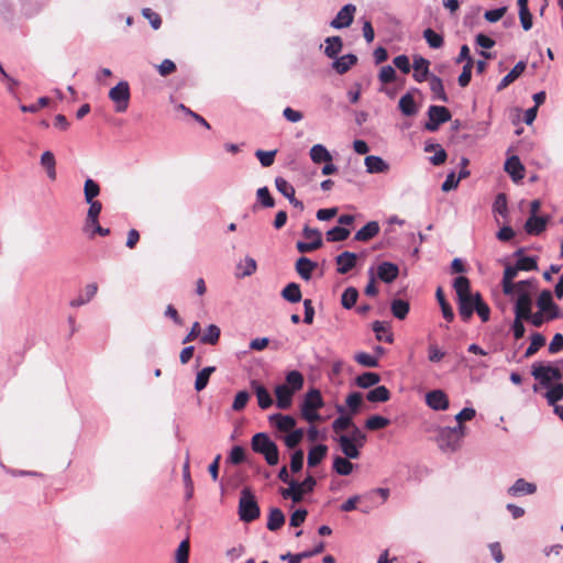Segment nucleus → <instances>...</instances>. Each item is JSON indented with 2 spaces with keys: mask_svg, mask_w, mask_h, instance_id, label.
Masks as SVG:
<instances>
[{
  "mask_svg": "<svg viewBox=\"0 0 563 563\" xmlns=\"http://www.w3.org/2000/svg\"><path fill=\"white\" fill-rule=\"evenodd\" d=\"M453 287L457 296L459 313L463 321H468L482 296L478 292H471L470 280L464 276L456 277Z\"/></svg>",
  "mask_w": 563,
  "mask_h": 563,
  "instance_id": "1",
  "label": "nucleus"
},
{
  "mask_svg": "<svg viewBox=\"0 0 563 563\" xmlns=\"http://www.w3.org/2000/svg\"><path fill=\"white\" fill-rule=\"evenodd\" d=\"M537 290L534 279L520 280L510 290L509 297L515 300V314L526 317L529 309H532V295Z\"/></svg>",
  "mask_w": 563,
  "mask_h": 563,
  "instance_id": "2",
  "label": "nucleus"
},
{
  "mask_svg": "<svg viewBox=\"0 0 563 563\" xmlns=\"http://www.w3.org/2000/svg\"><path fill=\"white\" fill-rule=\"evenodd\" d=\"M252 450L264 456L266 463L271 466L277 465L279 461V451L277 444L265 432H258L252 437Z\"/></svg>",
  "mask_w": 563,
  "mask_h": 563,
  "instance_id": "3",
  "label": "nucleus"
},
{
  "mask_svg": "<svg viewBox=\"0 0 563 563\" xmlns=\"http://www.w3.org/2000/svg\"><path fill=\"white\" fill-rule=\"evenodd\" d=\"M324 406L321 393L318 389H310L305 395L300 406L301 417L309 423L321 420L318 410Z\"/></svg>",
  "mask_w": 563,
  "mask_h": 563,
  "instance_id": "4",
  "label": "nucleus"
},
{
  "mask_svg": "<svg viewBox=\"0 0 563 563\" xmlns=\"http://www.w3.org/2000/svg\"><path fill=\"white\" fill-rule=\"evenodd\" d=\"M464 437V427L457 424L455 427L441 428L438 432L437 441L442 451L454 452L460 446Z\"/></svg>",
  "mask_w": 563,
  "mask_h": 563,
  "instance_id": "5",
  "label": "nucleus"
},
{
  "mask_svg": "<svg viewBox=\"0 0 563 563\" xmlns=\"http://www.w3.org/2000/svg\"><path fill=\"white\" fill-rule=\"evenodd\" d=\"M260 507L249 488H243L239 501V516L244 522H252L260 517Z\"/></svg>",
  "mask_w": 563,
  "mask_h": 563,
  "instance_id": "6",
  "label": "nucleus"
},
{
  "mask_svg": "<svg viewBox=\"0 0 563 563\" xmlns=\"http://www.w3.org/2000/svg\"><path fill=\"white\" fill-rule=\"evenodd\" d=\"M109 98L114 103L117 112H125L129 108L131 92L129 82L125 80L119 81L109 91Z\"/></svg>",
  "mask_w": 563,
  "mask_h": 563,
  "instance_id": "7",
  "label": "nucleus"
},
{
  "mask_svg": "<svg viewBox=\"0 0 563 563\" xmlns=\"http://www.w3.org/2000/svg\"><path fill=\"white\" fill-rule=\"evenodd\" d=\"M532 376L544 387H550L553 380H560L562 373L558 367L534 363L532 365Z\"/></svg>",
  "mask_w": 563,
  "mask_h": 563,
  "instance_id": "8",
  "label": "nucleus"
},
{
  "mask_svg": "<svg viewBox=\"0 0 563 563\" xmlns=\"http://www.w3.org/2000/svg\"><path fill=\"white\" fill-rule=\"evenodd\" d=\"M428 117L429 121L424 124V128L430 132H435L441 124L451 120V112L442 106H430Z\"/></svg>",
  "mask_w": 563,
  "mask_h": 563,
  "instance_id": "9",
  "label": "nucleus"
},
{
  "mask_svg": "<svg viewBox=\"0 0 563 563\" xmlns=\"http://www.w3.org/2000/svg\"><path fill=\"white\" fill-rule=\"evenodd\" d=\"M302 234L306 239H311L310 242H297V250L300 253H309L318 250L322 245L321 233L318 229H312L308 225L303 228Z\"/></svg>",
  "mask_w": 563,
  "mask_h": 563,
  "instance_id": "10",
  "label": "nucleus"
},
{
  "mask_svg": "<svg viewBox=\"0 0 563 563\" xmlns=\"http://www.w3.org/2000/svg\"><path fill=\"white\" fill-rule=\"evenodd\" d=\"M539 311L544 313L548 319L554 320L560 316V308L553 302L552 292L548 289L542 290L537 299Z\"/></svg>",
  "mask_w": 563,
  "mask_h": 563,
  "instance_id": "11",
  "label": "nucleus"
},
{
  "mask_svg": "<svg viewBox=\"0 0 563 563\" xmlns=\"http://www.w3.org/2000/svg\"><path fill=\"white\" fill-rule=\"evenodd\" d=\"M355 11L356 8L354 4H345L331 21L330 25L333 29H344L350 26L353 22Z\"/></svg>",
  "mask_w": 563,
  "mask_h": 563,
  "instance_id": "12",
  "label": "nucleus"
},
{
  "mask_svg": "<svg viewBox=\"0 0 563 563\" xmlns=\"http://www.w3.org/2000/svg\"><path fill=\"white\" fill-rule=\"evenodd\" d=\"M427 405L437 411L446 410L449 408V398L441 389H434L426 395Z\"/></svg>",
  "mask_w": 563,
  "mask_h": 563,
  "instance_id": "13",
  "label": "nucleus"
},
{
  "mask_svg": "<svg viewBox=\"0 0 563 563\" xmlns=\"http://www.w3.org/2000/svg\"><path fill=\"white\" fill-rule=\"evenodd\" d=\"M537 492V485L527 482L523 478H518L508 489L507 494L511 497H521L533 495Z\"/></svg>",
  "mask_w": 563,
  "mask_h": 563,
  "instance_id": "14",
  "label": "nucleus"
},
{
  "mask_svg": "<svg viewBox=\"0 0 563 563\" xmlns=\"http://www.w3.org/2000/svg\"><path fill=\"white\" fill-rule=\"evenodd\" d=\"M335 440H336L342 453L344 454V457H347L351 460H356L360 457V455H361L360 449L361 448H358L356 445V443L353 442L352 439H350L349 435L341 434Z\"/></svg>",
  "mask_w": 563,
  "mask_h": 563,
  "instance_id": "15",
  "label": "nucleus"
},
{
  "mask_svg": "<svg viewBox=\"0 0 563 563\" xmlns=\"http://www.w3.org/2000/svg\"><path fill=\"white\" fill-rule=\"evenodd\" d=\"M398 266L391 262H383L377 266L376 275L386 284L393 283L398 277Z\"/></svg>",
  "mask_w": 563,
  "mask_h": 563,
  "instance_id": "16",
  "label": "nucleus"
},
{
  "mask_svg": "<svg viewBox=\"0 0 563 563\" xmlns=\"http://www.w3.org/2000/svg\"><path fill=\"white\" fill-rule=\"evenodd\" d=\"M357 255L355 253L345 251L335 257L338 265L336 272L339 274H347L356 265Z\"/></svg>",
  "mask_w": 563,
  "mask_h": 563,
  "instance_id": "17",
  "label": "nucleus"
},
{
  "mask_svg": "<svg viewBox=\"0 0 563 563\" xmlns=\"http://www.w3.org/2000/svg\"><path fill=\"white\" fill-rule=\"evenodd\" d=\"M336 411L340 413V416L332 422V430L336 434L349 429L350 427H355L353 423V415L346 413L343 406L338 405Z\"/></svg>",
  "mask_w": 563,
  "mask_h": 563,
  "instance_id": "18",
  "label": "nucleus"
},
{
  "mask_svg": "<svg viewBox=\"0 0 563 563\" xmlns=\"http://www.w3.org/2000/svg\"><path fill=\"white\" fill-rule=\"evenodd\" d=\"M269 423L280 432H290L295 430L296 420L291 416L274 413L268 418Z\"/></svg>",
  "mask_w": 563,
  "mask_h": 563,
  "instance_id": "19",
  "label": "nucleus"
},
{
  "mask_svg": "<svg viewBox=\"0 0 563 563\" xmlns=\"http://www.w3.org/2000/svg\"><path fill=\"white\" fill-rule=\"evenodd\" d=\"M364 165L368 174H384L389 170V164L380 156L368 155L364 159Z\"/></svg>",
  "mask_w": 563,
  "mask_h": 563,
  "instance_id": "20",
  "label": "nucleus"
},
{
  "mask_svg": "<svg viewBox=\"0 0 563 563\" xmlns=\"http://www.w3.org/2000/svg\"><path fill=\"white\" fill-rule=\"evenodd\" d=\"M276 405L279 409H287L291 406L294 390L288 385H278L275 388Z\"/></svg>",
  "mask_w": 563,
  "mask_h": 563,
  "instance_id": "21",
  "label": "nucleus"
},
{
  "mask_svg": "<svg viewBox=\"0 0 563 563\" xmlns=\"http://www.w3.org/2000/svg\"><path fill=\"white\" fill-rule=\"evenodd\" d=\"M430 62L422 56H416L413 58V79L418 82H422L428 79Z\"/></svg>",
  "mask_w": 563,
  "mask_h": 563,
  "instance_id": "22",
  "label": "nucleus"
},
{
  "mask_svg": "<svg viewBox=\"0 0 563 563\" xmlns=\"http://www.w3.org/2000/svg\"><path fill=\"white\" fill-rule=\"evenodd\" d=\"M505 170L510 175L515 183L525 177V167L518 156H511L506 161Z\"/></svg>",
  "mask_w": 563,
  "mask_h": 563,
  "instance_id": "23",
  "label": "nucleus"
},
{
  "mask_svg": "<svg viewBox=\"0 0 563 563\" xmlns=\"http://www.w3.org/2000/svg\"><path fill=\"white\" fill-rule=\"evenodd\" d=\"M548 220L545 217L530 216L526 221L525 230L530 235H539L545 230Z\"/></svg>",
  "mask_w": 563,
  "mask_h": 563,
  "instance_id": "24",
  "label": "nucleus"
},
{
  "mask_svg": "<svg viewBox=\"0 0 563 563\" xmlns=\"http://www.w3.org/2000/svg\"><path fill=\"white\" fill-rule=\"evenodd\" d=\"M357 63V57L354 54H346L341 57H335L332 63V68L340 75L345 74L352 66Z\"/></svg>",
  "mask_w": 563,
  "mask_h": 563,
  "instance_id": "25",
  "label": "nucleus"
},
{
  "mask_svg": "<svg viewBox=\"0 0 563 563\" xmlns=\"http://www.w3.org/2000/svg\"><path fill=\"white\" fill-rule=\"evenodd\" d=\"M316 267L317 263L305 256L299 257L296 262V272L305 280L311 279L312 272L316 269Z\"/></svg>",
  "mask_w": 563,
  "mask_h": 563,
  "instance_id": "26",
  "label": "nucleus"
},
{
  "mask_svg": "<svg viewBox=\"0 0 563 563\" xmlns=\"http://www.w3.org/2000/svg\"><path fill=\"white\" fill-rule=\"evenodd\" d=\"M251 385L256 395L260 408H262V409L269 408L273 405V399H272V396L268 393V390L263 385L258 384L255 380H253Z\"/></svg>",
  "mask_w": 563,
  "mask_h": 563,
  "instance_id": "27",
  "label": "nucleus"
},
{
  "mask_svg": "<svg viewBox=\"0 0 563 563\" xmlns=\"http://www.w3.org/2000/svg\"><path fill=\"white\" fill-rule=\"evenodd\" d=\"M372 329L375 332L376 339L378 341L393 343L394 334L390 331L388 323L377 320L373 322Z\"/></svg>",
  "mask_w": 563,
  "mask_h": 563,
  "instance_id": "28",
  "label": "nucleus"
},
{
  "mask_svg": "<svg viewBox=\"0 0 563 563\" xmlns=\"http://www.w3.org/2000/svg\"><path fill=\"white\" fill-rule=\"evenodd\" d=\"M98 285L96 283L88 284L85 287L84 294H80L77 298L73 299L69 305L74 308L80 307L89 302L97 294Z\"/></svg>",
  "mask_w": 563,
  "mask_h": 563,
  "instance_id": "29",
  "label": "nucleus"
},
{
  "mask_svg": "<svg viewBox=\"0 0 563 563\" xmlns=\"http://www.w3.org/2000/svg\"><path fill=\"white\" fill-rule=\"evenodd\" d=\"M519 271L520 269L517 268V265H515V266L507 265L506 266L505 272H504V277L501 280L503 291L505 295H510V290L516 286V283L514 282V279L517 277Z\"/></svg>",
  "mask_w": 563,
  "mask_h": 563,
  "instance_id": "30",
  "label": "nucleus"
},
{
  "mask_svg": "<svg viewBox=\"0 0 563 563\" xmlns=\"http://www.w3.org/2000/svg\"><path fill=\"white\" fill-rule=\"evenodd\" d=\"M526 66L527 65L525 62H518L515 67L501 79L497 90L500 91L514 82L525 71Z\"/></svg>",
  "mask_w": 563,
  "mask_h": 563,
  "instance_id": "31",
  "label": "nucleus"
},
{
  "mask_svg": "<svg viewBox=\"0 0 563 563\" xmlns=\"http://www.w3.org/2000/svg\"><path fill=\"white\" fill-rule=\"evenodd\" d=\"M379 232V225L376 221H371L366 223L362 229H360L354 239L356 241L366 242L377 235Z\"/></svg>",
  "mask_w": 563,
  "mask_h": 563,
  "instance_id": "32",
  "label": "nucleus"
},
{
  "mask_svg": "<svg viewBox=\"0 0 563 563\" xmlns=\"http://www.w3.org/2000/svg\"><path fill=\"white\" fill-rule=\"evenodd\" d=\"M430 90L433 93V99L440 100L442 102H448V96L444 91L443 82L441 78L430 75L428 77Z\"/></svg>",
  "mask_w": 563,
  "mask_h": 563,
  "instance_id": "33",
  "label": "nucleus"
},
{
  "mask_svg": "<svg viewBox=\"0 0 563 563\" xmlns=\"http://www.w3.org/2000/svg\"><path fill=\"white\" fill-rule=\"evenodd\" d=\"M41 165L46 169L47 177L51 180L56 179V161L55 156L51 151H45L41 155Z\"/></svg>",
  "mask_w": 563,
  "mask_h": 563,
  "instance_id": "34",
  "label": "nucleus"
},
{
  "mask_svg": "<svg viewBox=\"0 0 563 563\" xmlns=\"http://www.w3.org/2000/svg\"><path fill=\"white\" fill-rule=\"evenodd\" d=\"M285 523V515L279 508H272L267 518V529L276 531L280 529Z\"/></svg>",
  "mask_w": 563,
  "mask_h": 563,
  "instance_id": "35",
  "label": "nucleus"
},
{
  "mask_svg": "<svg viewBox=\"0 0 563 563\" xmlns=\"http://www.w3.org/2000/svg\"><path fill=\"white\" fill-rule=\"evenodd\" d=\"M328 446L318 444L311 448L308 452V465L310 467L317 466L327 455Z\"/></svg>",
  "mask_w": 563,
  "mask_h": 563,
  "instance_id": "36",
  "label": "nucleus"
},
{
  "mask_svg": "<svg viewBox=\"0 0 563 563\" xmlns=\"http://www.w3.org/2000/svg\"><path fill=\"white\" fill-rule=\"evenodd\" d=\"M343 42L340 36H330L325 38L324 54L329 58H335L342 51Z\"/></svg>",
  "mask_w": 563,
  "mask_h": 563,
  "instance_id": "37",
  "label": "nucleus"
},
{
  "mask_svg": "<svg viewBox=\"0 0 563 563\" xmlns=\"http://www.w3.org/2000/svg\"><path fill=\"white\" fill-rule=\"evenodd\" d=\"M310 158L313 163L331 162L332 156L329 151L321 144H316L310 148Z\"/></svg>",
  "mask_w": 563,
  "mask_h": 563,
  "instance_id": "38",
  "label": "nucleus"
},
{
  "mask_svg": "<svg viewBox=\"0 0 563 563\" xmlns=\"http://www.w3.org/2000/svg\"><path fill=\"white\" fill-rule=\"evenodd\" d=\"M238 269L240 271L238 273V277H249L253 275L257 269L256 261L251 256H246L243 261H241L238 264Z\"/></svg>",
  "mask_w": 563,
  "mask_h": 563,
  "instance_id": "39",
  "label": "nucleus"
},
{
  "mask_svg": "<svg viewBox=\"0 0 563 563\" xmlns=\"http://www.w3.org/2000/svg\"><path fill=\"white\" fill-rule=\"evenodd\" d=\"M398 106L404 115L411 117L417 113L416 102L409 92L400 98Z\"/></svg>",
  "mask_w": 563,
  "mask_h": 563,
  "instance_id": "40",
  "label": "nucleus"
},
{
  "mask_svg": "<svg viewBox=\"0 0 563 563\" xmlns=\"http://www.w3.org/2000/svg\"><path fill=\"white\" fill-rule=\"evenodd\" d=\"M350 459L343 456H335L333 460V470L342 476L350 475L353 472L354 465L349 461Z\"/></svg>",
  "mask_w": 563,
  "mask_h": 563,
  "instance_id": "41",
  "label": "nucleus"
},
{
  "mask_svg": "<svg viewBox=\"0 0 563 563\" xmlns=\"http://www.w3.org/2000/svg\"><path fill=\"white\" fill-rule=\"evenodd\" d=\"M391 313L395 318L404 320L410 309L409 302L402 299H394L390 305Z\"/></svg>",
  "mask_w": 563,
  "mask_h": 563,
  "instance_id": "42",
  "label": "nucleus"
},
{
  "mask_svg": "<svg viewBox=\"0 0 563 563\" xmlns=\"http://www.w3.org/2000/svg\"><path fill=\"white\" fill-rule=\"evenodd\" d=\"M389 398L390 393L385 386H377L366 395V399L371 402H385L389 400Z\"/></svg>",
  "mask_w": 563,
  "mask_h": 563,
  "instance_id": "43",
  "label": "nucleus"
},
{
  "mask_svg": "<svg viewBox=\"0 0 563 563\" xmlns=\"http://www.w3.org/2000/svg\"><path fill=\"white\" fill-rule=\"evenodd\" d=\"M282 296L289 302H299L301 300V290L298 284L290 283L282 291Z\"/></svg>",
  "mask_w": 563,
  "mask_h": 563,
  "instance_id": "44",
  "label": "nucleus"
},
{
  "mask_svg": "<svg viewBox=\"0 0 563 563\" xmlns=\"http://www.w3.org/2000/svg\"><path fill=\"white\" fill-rule=\"evenodd\" d=\"M435 297H437V300H438V302H439V305L441 307V311H442L443 318L448 322L453 321V319H454L453 309L450 306V303L445 300L443 291H442L441 288L437 289Z\"/></svg>",
  "mask_w": 563,
  "mask_h": 563,
  "instance_id": "45",
  "label": "nucleus"
},
{
  "mask_svg": "<svg viewBox=\"0 0 563 563\" xmlns=\"http://www.w3.org/2000/svg\"><path fill=\"white\" fill-rule=\"evenodd\" d=\"M216 371L214 366H207L198 372L195 382V389L201 391L208 385L210 375Z\"/></svg>",
  "mask_w": 563,
  "mask_h": 563,
  "instance_id": "46",
  "label": "nucleus"
},
{
  "mask_svg": "<svg viewBox=\"0 0 563 563\" xmlns=\"http://www.w3.org/2000/svg\"><path fill=\"white\" fill-rule=\"evenodd\" d=\"M87 203L89 205V209L87 211L86 218V230L89 228V224H97V219L99 218V214L102 210V205L98 200L90 201Z\"/></svg>",
  "mask_w": 563,
  "mask_h": 563,
  "instance_id": "47",
  "label": "nucleus"
},
{
  "mask_svg": "<svg viewBox=\"0 0 563 563\" xmlns=\"http://www.w3.org/2000/svg\"><path fill=\"white\" fill-rule=\"evenodd\" d=\"M380 380V376L373 372H366L356 377V384L361 388H369Z\"/></svg>",
  "mask_w": 563,
  "mask_h": 563,
  "instance_id": "48",
  "label": "nucleus"
},
{
  "mask_svg": "<svg viewBox=\"0 0 563 563\" xmlns=\"http://www.w3.org/2000/svg\"><path fill=\"white\" fill-rule=\"evenodd\" d=\"M99 194H100V186L98 185V183H96L91 178L86 179L85 185H84L85 201L86 202L95 201V198L98 197Z\"/></svg>",
  "mask_w": 563,
  "mask_h": 563,
  "instance_id": "49",
  "label": "nucleus"
},
{
  "mask_svg": "<svg viewBox=\"0 0 563 563\" xmlns=\"http://www.w3.org/2000/svg\"><path fill=\"white\" fill-rule=\"evenodd\" d=\"M358 298V291L354 287H347L341 297V303L343 308L351 309L355 306Z\"/></svg>",
  "mask_w": 563,
  "mask_h": 563,
  "instance_id": "50",
  "label": "nucleus"
},
{
  "mask_svg": "<svg viewBox=\"0 0 563 563\" xmlns=\"http://www.w3.org/2000/svg\"><path fill=\"white\" fill-rule=\"evenodd\" d=\"M549 390L545 394V398L549 402V405L556 406V401L561 400L563 398V384L558 383L555 385H551L548 387Z\"/></svg>",
  "mask_w": 563,
  "mask_h": 563,
  "instance_id": "51",
  "label": "nucleus"
},
{
  "mask_svg": "<svg viewBox=\"0 0 563 563\" xmlns=\"http://www.w3.org/2000/svg\"><path fill=\"white\" fill-rule=\"evenodd\" d=\"M305 431L302 429H295L283 438L285 445L289 449L296 448L302 440Z\"/></svg>",
  "mask_w": 563,
  "mask_h": 563,
  "instance_id": "52",
  "label": "nucleus"
},
{
  "mask_svg": "<svg viewBox=\"0 0 563 563\" xmlns=\"http://www.w3.org/2000/svg\"><path fill=\"white\" fill-rule=\"evenodd\" d=\"M390 423L389 419L383 416H372L365 421V428L375 431L387 427Z\"/></svg>",
  "mask_w": 563,
  "mask_h": 563,
  "instance_id": "53",
  "label": "nucleus"
},
{
  "mask_svg": "<svg viewBox=\"0 0 563 563\" xmlns=\"http://www.w3.org/2000/svg\"><path fill=\"white\" fill-rule=\"evenodd\" d=\"M544 343H545V339L542 334L533 333L531 335L530 345L526 350L525 356L530 357V356L534 355L539 351V349L544 345Z\"/></svg>",
  "mask_w": 563,
  "mask_h": 563,
  "instance_id": "54",
  "label": "nucleus"
},
{
  "mask_svg": "<svg viewBox=\"0 0 563 563\" xmlns=\"http://www.w3.org/2000/svg\"><path fill=\"white\" fill-rule=\"evenodd\" d=\"M350 230L343 227H334L327 232V240L330 242H340L349 238Z\"/></svg>",
  "mask_w": 563,
  "mask_h": 563,
  "instance_id": "55",
  "label": "nucleus"
},
{
  "mask_svg": "<svg viewBox=\"0 0 563 563\" xmlns=\"http://www.w3.org/2000/svg\"><path fill=\"white\" fill-rule=\"evenodd\" d=\"M276 189L287 199L292 198L295 195V188L283 177L275 178Z\"/></svg>",
  "mask_w": 563,
  "mask_h": 563,
  "instance_id": "56",
  "label": "nucleus"
},
{
  "mask_svg": "<svg viewBox=\"0 0 563 563\" xmlns=\"http://www.w3.org/2000/svg\"><path fill=\"white\" fill-rule=\"evenodd\" d=\"M220 338V329L216 324H210L201 336L205 344H216Z\"/></svg>",
  "mask_w": 563,
  "mask_h": 563,
  "instance_id": "57",
  "label": "nucleus"
},
{
  "mask_svg": "<svg viewBox=\"0 0 563 563\" xmlns=\"http://www.w3.org/2000/svg\"><path fill=\"white\" fill-rule=\"evenodd\" d=\"M423 37L431 48H440L443 45L442 35L438 34L432 29L424 30Z\"/></svg>",
  "mask_w": 563,
  "mask_h": 563,
  "instance_id": "58",
  "label": "nucleus"
},
{
  "mask_svg": "<svg viewBox=\"0 0 563 563\" xmlns=\"http://www.w3.org/2000/svg\"><path fill=\"white\" fill-rule=\"evenodd\" d=\"M277 151H263L257 150L255 156L258 158L263 167H269L274 164Z\"/></svg>",
  "mask_w": 563,
  "mask_h": 563,
  "instance_id": "59",
  "label": "nucleus"
},
{
  "mask_svg": "<svg viewBox=\"0 0 563 563\" xmlns=\"http://www.w3.org/2000/svg\"><path fill=\"white\" fill-rule=\"evenodd\" d=\"M287 384L294 393L300 389L303 385V377L298 371H291L286 376Z\"/></svg>",
  "mask_w": 563,
  "mask_h": 563,
  "instance_id": "60",
  "label": "nucleus"
},
{
  "mask_svg": "<svg viewBox=\"0 0 563 563\" xmlns=\"http://www.w3.org/2000/svg\"><path fill=\"white\" fill-rule=\"evenodd\" d=\"M250 397H251V395L246 390L239 391L234 397V400L232 404V409L234 411L243 410L246 407V405L250 400Z\"/></svg>",
  "mask_w": 563,
  "mask_h": 563,
  "instance_id": "61",
  "label": "nucleus"
},
{
  "mask_svg": "<svg viewBox=\"0 0 563 563\" xmlns=\"http://www.w3.org/2000/svg\"><path fill=\"white\" fill-rule=\"evenodd\" d=\"M526 321H530L532 325L540 328L544 322L551 321V319H548V317L542 313L541 311H538L536 313H532V309H529L526 317H523Z\"/></svg>",
  "mask_w": 563,
  "mask_h": 563,
  "instance_id": "62",
  "label": "nucleus"
},
{
  "mask_svg": "<svg viewBox=\"0 0 563 563\" xmlns=\"http://www.w3.org/2000/svg\"><path fill=\"white\" fill-rule=\"evenodd\" d=\"M363 402L362 395L360 393H351L346 397V405L350 408V413L355 415Z\"/></svg>",
  "mask_w": 563,
  "mask_h": 563,
  "instance_id": "63",
  "label": "nucleus"
},
{
  "mask_svg": "<svg viewBox=\"0 0 563 563\" xmlns=\"http://www.w3.org/2000/svg\"><path fill=\"white\" fill-rule=\"evenodd\" d=\"M189 556V541L184 540L178 545L176 551V563H188Z\"/></svg>",
  "mask_w": 563,
  "mask_h": 563,
  "instance_id": "64",
  "label": "nucleus"
}]
</instances>
